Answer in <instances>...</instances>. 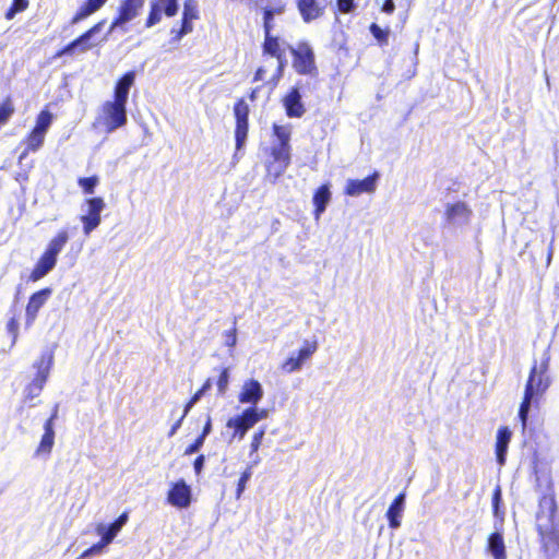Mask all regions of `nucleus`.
Segmentation results:
<instances>
[{
  "label": "nucleus",
  "instance_id": "obj_16",
  "mask_svg": "<svg viewBox=\"0 0 559 559\" xmlns=\"http://www.w3.org/2000/svg\"><path fill=\"white\" fill-rule=\"evenodd\" d=\"M144 0H121L114 17L110 29L120 26L138 16Z\"/></svg>",
  "mask_w": 559,
  "mask_h": 559
},
{
  "label": "nucleus",
  "instance_id": "obj_35",
  "mask_svg": "<svg viewBox=\"0 0 559 559\" xmlns=\"http://www.w3.org/2000/svg\"><path fill=\"white\" fill-rule=\"evenodd\" d=\"M200 16L199 8L195 0H185L182 17L186 20L194 21Z\"/></svg>",
  "mask_w": 559,
  "mask_h": 559
},
{
  "label": "nucleus",
  "instance_id": "obj_6",
  "mask_svg": "<svg viewBox=\"0 0 559 559\" xmlns=\"http://www.w3.org/2000/svg\"><path fill=\"white\" fill-rule=\"evenodd\" d=\"M266 416V409H258L254 406L247 407L239 415L229 418L226 427L233 429L234 438L242 439L249 429Z\"/></svg>",
  "mask_w": 559,
  "mask_h": 559
},
{
  "label": "nucleus",
  "instance_id": "obj_21",
  "mask_svg": "<svg viewBox=\"0 0 559 559\" xmlns=\"http://www.w3.org/2000/svg\"><path fill=\"white\" fill-rule=\"evenodd\" d=\"M262 55L275 58L277 61L287 60L285 49L282 46L281 39L278 36L271 34H264V39L262 43Z\"/></svg>",
  "mask_w": 559,
  "mask_h": 559
},
{
  "label": "nucleus",
  "instance_id": "obj_36",
  "mask_svg": "<svg viewBox=\"0 0 559 559\" xmlns=\"http://www.w3.org/2000/svg\"><path fill=\"white\" fill-rule=\"evenodd\" d=\"M251 476H252V466L248 465L245 468V471L241 473V475L237 481L236 493H235L236 499H239L242 496V493L246 489L247 483L251 478Z\"/></svg>",
  "mask_w": 559,
  "mask_h": 559
},
{
  "label": "nucleus",
  "instance_id": "obj_58",
  "mask_svg": "<svg viewBox=\"0 0 559 559\" xmlns=\"http://www.w3.org/2000/svg\"><path fill=\"white\" fill-rule=\"evenodd\" d=\"M260 91H261V86H257L249 92L248 97H249L250 102H254L258 98Z\"/></svg>",
  "mask_w": 559,
  "mask_h": 559
},
{
  "label": "nucleus",
  "instance_id": "obj_5",
  "mask_svg": "<svg viewBox=\"0 0 559 559\" xmlns=\"http://www.w3.org/2000/svg\"><path fill=\"white\" fill-rule=\"evenodd\" d=\"M52 364L53 354L51 352H44L39 359L34 362L33 366L36 369V374L25 388L26 400H33L41 393L48 380Z\"/></svg>",
  "mask_w": 559,
  "mask_h": 559
},
{
  "label": "nucleus",
  "instance_id": "obj_31",
  "mask_svg": "<svg viewBox=\"0 0 559 559\" xmlns=\"http://www.w3.org/2000/svg\"><path fill=\"white\" fill-rule=\"evenodd\" d=\"M53 120V115L48 109H43L36 116L35 124L32 130L39 132L46 136V133L51 126Z\"/></svg>",
  "mask_w": 559,
  "mask_h": 559
},
{
  "label": "nucleus",
  "instance_id": "obj_29",
  "mask_svg": "<svg viewBox=\"0 0 559 559\" xmlns=\"http://www.w3.org/2000/svg\"><path fill=\"white\" fill-rule=\"evenodd\" d=\"M128 521V513L120 514L107 528L98 526L97 532L104 537L105 543H111Z\"/></svg>",
  "mask_w": 559,
  "mask_h": 559
},
{
  "label": "nucleus",
  "instance_id": "obj_20",
  "mask_svg": "<svg viewBox=\"0 0 559 559\" xmlns=\"http://www.w3.org/2000/svg\"><path fill=\"white\" fill-rule=\"evenodd\" d=\"M263 396V390L258 380H247L238 395V401L245 404H252L254 407Z\"/></svg>",
  "mask_w": 559,
  "mask_h": 559
},
{
  "label": "nucleus",
  "instance_id": "obj_11",
  "mask_svg": "<svg viewBox=\"0 0 559 559\" xmlns=\"http://www.w3.org/2000/svg\"><path fill=\"white\" fill-rule=\"evenodd\" d=\"M52 295V288L44 287L33 293L25 307V324L27 328L32 326L37 319L39 310L48 301Z\"/></svg>",
  "mask_w": 559,
  "mask_h": 559
},
{
  "label": "nucleus",
  "instance_id": "obj_40",
  "mask_svg": "<svg viewBox=\"0 0 559 559\" xmlns=\"http://www.w3.org/2000/svg\"><path fill=\"white\" fill-rule=\"evenodd\" d=\"M192 31H193L192 21L186 20L182 17L180 28L178 31H173V33H175L176 39H180L182 36L191 33Z\"/></svg>",
  "mask_w": 559,
  "mask_h": 559
},
{
  "label": "nucleus",
  "instance_id": "obj_26",
  "mask_svg": "<svg viewBox=\"0 0 559 559\" xmlns=\"http://www.w3.org/2000/svg\"><path fill=\"white\" fill-rule=\"evenodd\" d=\"M45 135L31 130L22 140V144L24 145L23 151L21 152L19 159H25L31 153L37 152L44 144Z\"/></svg>",
  "mask_w": 559,
  "mask_h": 559
},
{
  "label": "nucleus",
  "instance_id": "obj_52",
  "mask_svg": "<svg viewBox=\"0 0 559 559\" xmlns=\"http://www.w3.org/2000/svg\"><path fill=\"white\" fill-rule=\"evenodd\" d=\"M381 10H382V12H384L386 14H392L395 10L394 1L393 0H384Z\"/></svg>",
  "mask_w": 559,
  "mask_h": 559
},
{
  "label": "nucleus",
  "instance_id": "obj_41",
  "mask_svg": "<svg viewBox=\"0 0 559 559\" xmlns=\"http://www.w3.org/2000/svg\"><path fill=\"white\" fill-rule=\"evenodd\" d=\"M163 7L164 12L168 17H173L178 12V0H158Z\"/></svg>",
  "mask_w": 559,
  "mask_h": 559
},
{
  "label": "nucleus",
  "instance_id": "obj_18",
  "mask_svg": "<svg viewBox=\"0 0 559 559\" xmlns=\"http://www.w3.org/2000/svg\"><path fill=\"white\" fill-rule=\"evenodd\" d=\"M282 105L289 118H301L305 115L306 107L301 100L299 86H293L287 91L282 97Z\"/></svg>",
  "mask_w": 559,
  "mask_h": 559
},
{
  "label": "nucleus",
  "instance_id": "obj_34",
  "mask_svg": "<svg viewBox=\"0 0 559 559\" xmlns=\"http://www.w3.org/2000/svg\"><path fill=\"white\" fill-rule=\"evenodd\" d=\"M98 183L99 178L96 175L78 179V185L85 194H93Z\"/></svg>",
  "mask_w": 559,
  "mask_h": 559
},
{
  "label": "nucleus",
  "instance_id": "obj_2",
  "mask_svg": "<svg viewBox=\"0 0 559 559\" xmlns=\"http://www.w3.org/2000/svg\"><path fill=\"white\" fill-rule=\"evenodd\" d=\"M134 81V71L123 73L115 84L112 99L103 103L98 120L107 132H112L126 126L128 121L127 103Z\"/></svg>",
  "mask_w": 559,
  "mask_h": 559
},
{
  "label": "nucleus",
  "instance_id": "obj_47",
  "mask_svg": "<svg viewBox=\"0 0 559 559\" xmlns=\"http://www.w3.org/2000/svg\"><path fill=\"white\" fill-rule=\"evenodd\" d=\"M337 9L341 13L347 14L355 9L354 0H336Z\"/></svg>",
  "mask_w": 559,
  "mask_h": 559
},
{
  "label": "nucleus",
  "instance_id": "obj_13",
  "mask_svg": "<svg viewBox=\"0 0 559 559\" xmlns=\"http://www.w3.org/2000/svg\"><path fill=\"white\" fill-rule=\"evenodd\" d=\"M57 417H58V405L56 404L51 415L44 423V433H43L40 441L35 451V454L37 456H40V455L49 456L50 455L53 444H55L56 433H55L53 424H55V420L57 419Z\"/></svg>",
  "mask_w": 559,
  "mask_h": 559
},
{
  "label": "nucleus",
  "instance_id": "obj_23",
  "mask_svg": "<svg viewBox=\"0 0 559 559\" xmlns=\"http://www.w3.org/2000/svg\"><path fill=\"white\" fill-rule=\"evenodd\" d=\"M331 201L330 185L323 183L316 189L312 197L313 203V216L314 219H320L322 213L326 210L328 204Z\"/></svg>",
  "mask_w": 559,
  "mask_h": 559
},
{
  "label": "nucleus",
  "instance_id": "obj_24",
  "mask_svg": "<svg viewBox=\"0 0 559 559\" xmlns=\"http://www.w3.org/2000/svg\"><path fill=\"white\" fill-rule=\"evenodd\" d=\"M471 216L472 210L465 202L462 201L449 203L444 209V218L448 223H453L460 218L467 222Z\"/></svg>",
  "mask_w": 559,
  "mask_h": 559
},
{
  "label": "nucleus",
  "instance_id": "obj_54",
  "mask_svg": "<svg viewBox=\"0 0 559 559\" xmlns=\"http://www.w3.org/2000/svg\"><path fill=\"white\" fill-rule=\"evenodd\" d=\"M212 431V419L210 416H207L206 418V421L203 426V429L201 431V433L199 435L200 437H203V439L206 438V436Z\"/></svg>",
  "mask_w": 559,
  "mask_h": 559
},
{
  "label": "nucleus",
  "instance_id": "obj_4",
  "mask_svg": "<svg viewBox=\"0 0 559 559\" xmlns=\"http://www.w3.org/2000/svg\"><path fill=\"white\" fill-rule=\"evenodd\" d=\"M70 240V234L67 229L58 230L48 241L45 250L38 258L28 275L29 282H38L44 278L57 264L58 255L64 249Z\"/></svg>",
  "mask_w": 559,
  "mask_h": 559
},
{
  "label": "nucleus",
  "instance_id": "obj_7",
  "mask_svg": "<svg viewBox=\"0 0 559 559\" xmlns=\"http://www.w3.org/2000/svg\"><path fill=\"white\" fill-rule=\"evenodd\" d=\"M289 52L293 57V68L298 74L318 75L314 52L308 43L301 41L297 47H290Z\"/></svg>",
  "mask_w": 559,
  "mask_h": 559
},
{
  "label": "nucleus",
  "instance_id": "obj_46",
  "mask_svg": "<svg viewBox=\"0 0 559 559\" xmlns=\"http://www.w3.org/2000/svg\"><path fill=\"white\" fill-rule=\"evenodd\" d=\"M204 440L203 437L198 436L195 440L185 449V454L191 455L198 452L202 448Z\"/></svg>",
  "mask_w": 559,
  "mask_h": 559
},
{
  "label": "nucleus",
  "instance_id": "obj_43",
  "mask_svg": "<svg viewBox=\"0 0 559 559\" xmlns=\"http://www.w3.org/2000/svg\"><path fill=\"white\" fill-rule=\"evenodd\" d=\"M160 11L158 10L157 5L154 4L150 12H148V15L146 17V21H145V26L146 27H152L153 25L157 24L159 21H160Z\"/></svg>",
  "mask_w": 559,
  "mask_h": 559
},
{
  "label": "nucleus",
  "instance_id": "obj_42",
  "mask_svg": "<svg viewBox=\"0 0 559 559\" xmlns=\"http://www.w3.org/2000/svg\"><path fill=\"white\" fill-rule=\"evenodd\" d=\"M265 435V427L260 428L252 436V440L250 443L251 453L257 452L262 443L263 437Z\"/></svg>",
  "mask_w": 559,
  "mask_h": 559
},
{
  "label": "nucleus",
  "instance_id": "obj_30",
  "mask_svg": "<svg viewBox=\"0 0 559 559\" xmlns=\"http://www.w3.org/2000/svg\"><path fill=\"white\" fill-rule=\"evenodd\" d=\"M285 11V5L280 4L276 7H267L263 9V31L264 34H271L275 27L274 16L283 14Z\"/></svg>",
  "mask_w": 559,
  "mask_h": 559
},
{
  "label": "nucleus",
  "instance_id": "obj_28",
  "mask_svg": "<svg viewBox=\"0 0 559 559\" xmlns=\"http://www.w3.org/2000/svg\"><path fill=\"white\" fill-rule=\"evenodd\" d=\"M487 549L493 559H507L506 545L501 533L492 532L489 534Z\"/></svg>",
  "mask_w": 559,
  "mask_h": 559
},
{
  "label": "nucleus",
  "instance_id": "obj_1",
  "mask_svg": "<svg viewBox=\"0 0 559 559\" xmlns=\"http://www.w3.org/2000/svg\"><path fill=\"white\" fill-rule=\"evenodd\" d=\"M535 528L544 555L547 559L555 557L559 552V521L558 504L552 485L538 499Z\"/></svg>",
  "mask_w": 559,
  "mask_h": 559
},
{
  "label": "nucleus",
  "instance_id": "obj_55",
  "mask_svg": "<svg viewBox=\"0 0 559 559\" xmlns=\"http://www.w3.org/2000/svg\"><path fill=\"white\" fill-rule=\"evenodd\" d=\"M265 73H266V70L263 67H259L253 74L252 81L258 82V81L263 80Z\"/></svg>",
  "mask_w": 559,
  "mask_h": 559
},
{
  "label": "nucleus",
  "instance_id": "obj_10",
  "mask_svg": "<svg viewBox=\"0 0 559 559\" xmlns=\"http://www.w3.org/2000/svg\"><path fill=\"white\" fill-rule=\"evenodd\" d=\"M105 24V21H99L96 24H94L92 27L86 29L84 33H82L80 36H78L75 39L67 44L61 49L57 50L53 55V58H60L66 55H73L75 51L79 52H85L91 50L96 45L91 41L93 36L97 33H99Z\"/></svg>",
  "mask_w": 559,
  "mask_h": 559
},
{
  "label": "nucleus",
  "instance_id": "obj_45",
  "mask_svg": "<svg viewBox=\"0 0 559 559\" xmlns=\"http://www.w3.org/2000/svg\"><path fill=\"white\" fill-rule=\"evenodd\" d=\"M7 330L12 336V342L15 343L19 337V321L15 317L8 321Z\"/></svg>",
  "mask_w": 559,
  "mask_h": 559
},
{
  "label": "nucleus",
  "instance_id": "obj_48",
  "mask_svg": "<svg viewBox=\"0 0 559 559\" xmlns=\"http://www.w3.org/2000/svg\"><path fill=\"white\" fill-rule=\"evenodd\" d=\"M286 63H287V60L283 61V63H281V61H277L276 71H275V73L273 74V76L271 79L273 86L277 85L280 79L283 75V72H284V69L286 67Z\"/></svg>",
  "mask_w": 559,
  "mask_h": 559
},
{
  "label": "nucleus",
  "instance_id": "obj_25",
  "mask_svg": "<svg viewBox=\"0 0 559 559\" xmlns=\"http://www.w3.org/2000/svg\"><path fill=\"white\" fill-rule=\"evenodd\" d=\"M108 0H85L70 20L72 25L78 24L97 12Z\"/></svg>",
  "mask_w": 559,
  "mask_h": 559
},
{
  "label": "nucleus",
  "instance_id": "obj_37",
  "mask_svg": "<svg viewBox=\"0 0 559 559\" xmlns=\"http://www.w3.org/2000/svg\"><path fill=\"white\" fill-rule=\"evenodd\" d=\"M28 0H13L10 8L5 11V19L12 20L16 13L23 12L28 8Z\"/></svg>",
  "mask_w": 559,
  "mask_h": 559
},
{
  "label": "nucleus",
  "instance_id": "obj_38",
  "mask_svg": "<svg viewBox=\"0 0 559 559\" xmlns=\"http://www.w3.org/2000/svg\"><path fill=\"white\" fill-rule=\"evenodd\" d=\"M218 372L219 373H218V378L216 381L217 394L223 396L227 391V386H228V382H229V369L221 368L218 370Z\"/></svg>",
  "mask_w": 559,
  "mask_h": 559
},
{
  "label": "nucleus",
  "instance_id": "obj_22",
  "mask_svg": "<svg viewBox=\"0 0 559 559\" xmlns=\"http://www.w3.org/2000/svg\"><path fill=\"white\" fill-rule=\"evenodd\" d=\"M512 432L507 426L499 427L496 436V459L499 465H504L507 459L508 447L511 441Z\"/></svg>",
  "mask_w": 559,
  "mask_h": 559
},
{
  "label": "nucleus",
  "instance_id": "obj_27",
  "mask_svg": "<svg viewBox=\"0 0 559 559\" xmlns=\"http://www.w3.org/2000/svg\"><path fill=\"white\" fill-rule=\"evenodd\" d=\"M404 499L405 495L403 492L399 493L391 502L386 511V518L389 520V526L391 528H397L401 525L400 518L403 512Z\"/></svg>",
  "mask_w": 559,
  "mask_h": 559
},
{
  "label": "nucleus",
  "instance_id": "obj_15",
  "mask_svg": "<svg viewBox=\"0 0 559 559\" xmlns=\"http://www.w3.org/2000/svg\"><path fill=\"white\" fill-rule=\"evenodd\" d=\"M317 341H305L304 345L297 352V355L288 357L282 364V370L290 373L300 369L302 364L307 361L317 352Z\"/></svg>",
  "mask_w": 559,
  "mask_h": 559
},
{
  "label": "nucleus",
  "instance_id": "obj_12",
  "mask_svg": "<svg viewBox=\"0 0 559 559\" xmlns=\"http://www.w3.org/2000/svg\"><path fill=\"white\" fill-rule=\"evenodd\" d=\"M296 7L305 23L322 17L329 7V0H296Z\"/></svg>",
  "mask_w": 559,
  "mask_h": 559
},
{
  "label": "nucleus",
  "instance_id": "obj_14",
  "mask_svg": "<svg viewBox=\"0 0 559 559\" xmlns=\"http://www.w3.org/2000/svg\"><path fill=\"white\" fill-rule=\"evenodd\" d=\"M191 500V488L183 479L175 481L167 492V502L178 509L188 508Z\"/></svg>",
  "mask_w": 559,
  "mask_h": 559
},
{
  "label": "nucleus",
  "instance_id": "obj_19",
  "mask_svg": "<svg viewBox=\"0 0 559 559\" xmlns=\"http://www.w3.org/2000/svg\"><path fill=\"white\" fill-rule=\"evenodd\" d=\"M379 174L373 171L371 175L364 179H349L347 180L344 194L349 197L360 195L362 193H371L376 190Z\"/></svg>",
  "mask_w": 559,
  "mask_h": 559
},
{
  "label": "nucleus",
  "instance_id": "obj_56",
  "mask_svg": "<svg viewBox=\"0 0 559 559\" xmlns=\"http://www.w3.org/2000/svg\"><path fill=\"white\" fill-rule=\"evenodd\" d=\"M212 386V380L210 378H207L203 384L201 385V388L198 390V393L200 395H203L205 394Z\"/></svg>",
  "mask_w": 559,
  "mask_h": 559
},
{
  "label": "nucleus",
  "instance_id": "obj_50",
  "mask_svg": "<svg viewBox=\"0 0 559 559\" xmlns=\"http://www.w3.org/2000/svg\"><path fill=\"white\" fill-rule=\"evenodd\" d=\"M202 397V395H200L198 393V391L189 399V401L186 403L185 405V409H183V416H187L188 413L190 412L191 407Z\"/></svg>",
  "mask_w": 559,
  "mask_h": 559
},
{
  "label": "nucleus",
  "instance_id": "obj_51",
  "mask_svg": "<svg viewBox=\"0 0 559 559\" xmlns=\"http://www.w3.org/2000/svg\"><path fill=\"white\" fill-rule=\"evenodd\" d=\"M204 462H205V457L203 454H200L194 459L193 468H194V472L197 475H199L202 472Z\"/></svg>",
  "mask_w": 559,
  "mask_h": 559
},
{
  "label": "nucleus",
  "instance_id": "obj_53",
  "mask_svg": "<svg viewBox=\"0 0 559 559\" xmlns=\"http://www.w3.org/2000/svg\"><path fill=\"white\" fill-rule=\"evenodd\" d=\"M186 416H183V414L173 424L170 430L168 431V437H173L177 431L178 429L181 427L182 425V421L185 419Z\"/></svg>",
  "mask_w": 559,
  "mask_h": 559
},
{
  "label": "nucleus",
  "instance_id": "obj_9",
  "mask_svg": "<svg viewBox=\"0 0 559 559\" xmlns=\"http://www.w3.org/2000/svg\"><path fill=\"white\" fill-rule=\"evenodd\" d=\"M235 117V143L236 151L245 145L249 132L250 108L243 97L238 98L233 106Z\"/></svg>",
  "mask_w": 559,
  "mask_h": 559
},
{
  "label": "nucleus",
  "instance_id": "obj_32",
  "mask_svg": "<svg viewBox=\"0 0 559 559\" xmlns=\"http://www.w3.org/2000/svg\"><path fill=\"white\" fill-rule=\"evenodd\" d=\"M273 135L278 140L277 146L290 147V127L289 126H281L277 123H273L272 126Z\"/></svg>",
  "mask_w": 559,
  "mask_h": 559
},
{
  "label": "nucleus",
  "instance_id": "obj_44",
  "mask_svg": "<svg viewBox=\"0 0 559 559\" xmlns=\"http://www.w3.org/2000/svg\"><path fill=\"white\" fill-rule=\"evenodd\" d=\"M109 543H105L104 542V537L100 535V540L94 545H92L90 548L85 549L81 557H88V556H92L94 554H98L102 551V549L107 546Z\"/></svg>",
  "mask_w": 559,
  "mask_h": 559
},
{
  "label": "nucleus",
  "instance_id": "obj_17",
  "mask_svg": "<svg viewBox=\"0 0 559 559\" xmlns=\"http://www.w3.org/2000/svg\"><path fill=\"white\" fill-rule=\"evenodd\" d=\"M270 155L272 159L266 165V170L275 177L284 174L290 164V147L273 146Z\"/></svg>",
  "mask_w": 559,
  "mask_h": 559
},
{
  "label": "nucleus",
  "instance_id": "obj_3",
  "mask_svg": "<svg viewBox=\"0 0 559 559\" xmlns=\"http://www.w3.org/2000/svg\"><path fill=\"white\" fill-rule=\"evenodd\" d=\"M548 367V358L544 359L539 365L535 361L531 367L523 399L519 407V418L523 428L526 427L532 402L538 401L550 385V379L547 376Z\"/></svg>",
  "mask_w": 559,
  "mask_h": 559
},
{
  "label": "nucleus",
  "instance_id": "obj_8",
  "mask_svg": "<svg viewBox=\"0 0 559 559\" xmlns=\"http://www.w3.org/2000/svg\"><path fill=\"white\" fill-rule=\"evenodd\" d=\"M84 213L79 219L82 224V230L85 236H90L102 223V212L106 203L102 197L87 198L83 202Z\"/></svg>",
  "mask_w": 559,
  "mask_h": 559
},
{
  "label": "nucleus",
  "instance_id": "obj_33",
  "mask_svg": "<svg viewBox=\"0 0 559 559\" xmlns=\"http://www.w3.org/2000/svg\"><path fill=\"white\" fill-rule=\"evenodd\" d=\"M369 32L374 37L379 46L384 47L389 44L391 33L389 27L382 28L377 23H371L369 25Z\"/></svg>",
  "mask_w": 559,
  "mask_h": 559
},
{
  "label": "nucleus",
  "instance_id": "obj_57",
  "mask_svg": "<svg viewBox=\"0 0 559 559\" xmlns=\"http://www.w3.org/2000/svg\"><path fill=\"white\" fill-rule=\"evenodd\" d=\"M554 242H555V238L552 237L551 240H550V243L548 246V251H547V265L550 264L551 262V259H552V254H554Z\"/></svg>",
  "mask_w": 559,
  "mask_h": 559
},
{
  "label": "nucleus",
  "instance_id": "obj_49",
  "mask_svg": "<svg viewBox=\"0 0 559 559\" xmlns=\"http://www.w3.org/2000/svg\"><path fill=\"white\" fill-rule=\"evenodd\" d=\"M226 336V345L229 347H234L237 342V330L236 326L225 332Z\"/></svg>",
  "mask_w": 559,
  "mask_h": 559
},
{
  "label": "nucleus",
  "instance_id": "obj_39",
  "mask_svg": "<svg viewBox=\"0 0 559 559\" xmlns=\"http://www.w3.org/2000/svg\"><path fill=\"white\" fill-rule=\"evenodd\" d=\"M502 503V490L500 485H497L492 491L491 497V504H492V512L495 516L502 515L503 512H500V506Z\"/></svg>",
  "mask_w": 559,
  "mask_h": 559
}]
</instances>
